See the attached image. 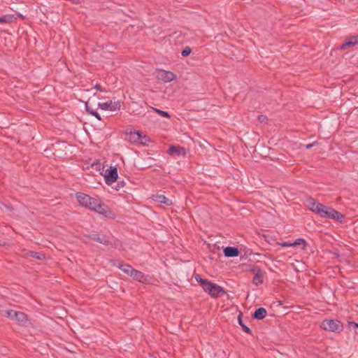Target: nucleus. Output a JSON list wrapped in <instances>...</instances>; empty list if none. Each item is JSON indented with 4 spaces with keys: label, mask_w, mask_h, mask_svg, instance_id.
<instances>
[{
    "label": "nucleus",
    "mask_w": 358,
    "mask_h": 358,
    "mask_svg": "<svg viewBox=\"0 0 358 358\" xmlns=\"http://www.w3.org/2000/svg\"><path fill=\"white\" fill-rule=\"evenodd\" d=\"M253 313H266V310L264 308H259L256 309Z\"/></svg>",
    "instance_id": "c85d7f7f"
},
{
    "label": "nucleus",
    "mask_w": 358,
    "mask_h": 358,
    "mask_svg": "<svg viewBox=\"0 0 358 358\" xmlns=\"http://www.w3.org/2000/svg\"><path fill=\"white\" fill-rule=\"evenodd\" d=\"M357 307H358V304H357Z\"/></svg>",
    "instance_id": "e433bc0d"
},
{
    "label": "nucleus",
    "mask_w": 358,
    "mask_h": 358,
    "mask_svg": "<svg viewBox=\"0 0 358 358\" xmlns=\"http://www.w3.org/2000/svg\"><path fill=\"white\" fill-rule=\"evenodd\" d=\"M293 247L296 245H303V247L306 245V241L303 238H298L294 242H292Z\"/></svg>",
    "instance_id": "a878e982"
},
{
    "label": "nucleus",
    "mask_w": 358,
    "mask_h": 358,
    "mask_svg": "<svg viewBox=\"0 0 358 358\" xmlns=\"http://www.w3.org/2000/svg\"><path fill=\"white\" fill-rule=\"evenodd\" d=\"M118 177L117 171L116 168H113L109 171L108 173L105 175V180L106 184L111 185L116 181Z\"/></svg>",
    "instance_id": "1a4fd4ad"
},
{
    "label": "nucleus",
    "mask_w": 358,
    "mask_h": 358,
    "mask_svg": "<svg viewBox=\"0 0 358 358\" xmlns=\"http://www.w3.org/2000/svg\"><path fill=\"white\" fill-rule=\"evenodd\" d=\"M14 17L13 15H6L0 17V24L10 23L13 21Z\"/></svg>",
    "instance_id": "412c9836"
},
{
    "label": "nucleus",
    "mask_w": 358,
    "mask_h": 358,
    "mask_svg": "<svg viewBox=\"0 0 358 358\" xmlns=\"http://www.w3.org/2000/svg\"><path fill=\"white\" fill-rule=\"evenodd\" d=\"M168 153L170 155L179 157L185 155L186 150L183 147H180L178 145H171L169 148Z\"/></svg>",
    "instance_id": "6e6552de"
},
{
    "label": "nucleus",
    "mask_w": 358,
    "mask_h": 358,
    "mask_svg": "<svg viewBox=\"0 0 358 358\" xmlns=\"http://www.w3.org/2000/svg\"><path fill=\"white\" fill-rule=\"evenodd\" d=\"M100 202V201H99L98 199H95V198H92V201H90L88 203V205L87 206L86 208H88L89 209H90L91 210H93L94 211L97 207V205L99 204V203Z\"/></svg>",
    "instance_id": "6ab92c4d"
},
{
    "label": "nucleus",
    "mask_w": 358,
    "mask_h": 358,
    "mask_svg": "<svg viewBox=\"0 0 358 358\" xmlns=\"http://www.w3.org/2000/svg\"><path fill=\"white\" fill-rule=\"evenodd\" d=\"M331 212H332V213H331V216L330 219H334L337 221L342 222L343 215L341 213H339L338 211H337L334 209L333 210H331Z\"/></svg>",
    "instance_id": "aec40b11"
},
{
    "label": "nucleus",
    "mask_w": 358,
    "mask_h": 358,
    "mask_svg": "<svg viewBox=\"0 0 358 358\" xmlns=\"http://www.w3.org/2000/svg\"><path fill=\"white\" fill-rule=\"evenodd\" d=\"M10 320L25 326L28 323L27 315H8Z\"/></svg>",
    "instance_id": "9d476101"
},
{
    "label": "nucleus",
    "mask_w": 358,
    "mask_h": 358,
    "mask_svg": "<svg viewBox=\"0 0 358 358\" xmlns=\"http://www.w3.org/2000/svg\"><path fill=\"white\" fill-rule=\"evenodd\" d=\"M258 120L261 122V123H266L267 122V117L265 116V115H259L258 117Z\"/></svg>",
    "instance_id": "cd10ccee"
},
{
    "label": "nucleus",
    "mask_w": 358,
    "mask_h": 358,
    "mask_svg": "<svg viewBox=\"0 0 358 358\" xmlns=\"http://www.w3.org/2000/svg\"><path fill=\"white\" fill-rule=\"evenodd\" d=\"M263 282L262 280V275L261 273H255L254 278H253V283L256 285H259L262 284Z\"/></svg>",
    "instance_id": "4be33fe9"
},
{
    "label": "nucleus",
    "mask_w": 358,
    "mask_h": 358,
    "mask_svg": "<svg viewBox=\"0 0 358 358\" xmlns=\"http://www.w3.org/2000/svg\"><path fill=\"white\" fill-rule=\"evenodd\" d=\"M355 326L358 328V323H355Z\"/></svg>",
    "instance_id": "c9c22d12"
},
{
    "label": "nucleus",
    "mask_w": 358,
    "mask_h": 358,
    "mask_svg": "<svg viewBox=\"0 0 358 358\" xmlns=\"http://www.w3.org/2000/svg\"><path fill=\"white\" fill-rule=\"evenodd\" d=\"M312 146H313V144H308L306 145V148L310 149V148H312Z\"/></svg>",
    "instance_id": "72a5a7b5"
},
{
    "label": "nucleus",
    "mask_w": 358,
    "mask_h": 358,
    "mask_svg": "<svg viewBox=\"0 0 358 358\" xmlns=\"http://www.w3.org/2000/svg\"><path fill=\"white\" fill-rule=\"evenodd\" d=\"M152 199L155 201L160 203L166 204L167 206H171L173 204L172 200L167 198L163 194H155L153 195Z\"/></svg>",
    "instance_id": "f8f14e48"
},
{
    "label": "nucleus",
    "mask_w": 358,
    "mask_h": 358,
    "mask_svg": "<svg viewBox=\"0 0 358 358\" xmlns=\"http://www.w3.org/2000/svg\"><path fill=\"white\" fill-rule=\"evenodd\" d=\"M88 237L92 241L100 243L105 245H113L112 239L106 235L99 234H92L88 235Z\"/></svg>",
    "instance_id": "39448f33"
},
{
    "label": "nucleus",
    "mask_w": 358,
    "mask_h": 358,
    "mask_svg": "<svg viewBox=\"0 0 358 358\" xmlns=\"http://www.w3.org/2000/svg\"><path fill=\"white\" fill-rule=\"evenodd\" d=\"M113 265L118 267L124 273L127 274L129 276H131V275H132V272L134 271V269L131 265L127 264L119 263V264H116L115 263H113Z\"/></svg>",
    "instance_id": "dca6fc26"
},
{
    "label": "nucleus",
    "mask_w": 358,
    "mask_h": 358,
    "mask_svg": "<svg viewBox=\"0 0 358 358\" xmlns=\"http://www.w3.org/2000/svg\"><path fill=\"white\" fill-rule=\"evenodd\" d=\"M131 138L133 141H140L141 138H146V136H142V134L139 131L134 130L130 132Z\"/></svg>",
    "instance_id": "a211bd4d"
},
{
    "label": "nucleus",
    "mask_w": 358,
    "mask_h": 358,
    "mask_svg": "<svg viewBox=\"0 0 358 358\" xmlns=\"http://www.w3.org/2000/svg\"><path fill=\"white\" fill-rule=\"evenodd\" d=\"M192 52V50L189 48H186L185 50H183L181 52V55L183 57L188 56Z\"/></svg>",
    "instance_id": "bb28decb"
},
{
    "label": "nucleus",
    "mask_w": 358,
    "mask_h": 358,
    "mask_svg": "<svg viewBox=\"0 0 358 358\" xmlns=\"http://www.w3.org/2000/svg\"><path fill=\"white\" fill-rule=\"evenodd\" d=\"M282 247H293L292 242H283L280 243Z\"/></svg>",
    "instance_id": "c756f323"
},
{
    "label": "nucleus",
    "mask_w": 358,
    "mask_h": 358,
    "mask_svg": "<svg viewBox=\"0 0 358 358\" xmlns=\"http://www.w3.org/2000/svg\"><path fill=\"white\" fill-rule=\"evenodd\" d=\"M86 110L90 114L94 116L99 120H101L100 115L94 109L90 108L87 103Z\"/></svg>",
    "instance_id": "5701e85b"
},
{
    "label": "nucleus",
    "mask_w": 358,
    "mask_h": 358,
    "mask_svg": "<svg viewBox=\"0 0 358 358\" xmlns=\"http://www.w3.org/2000/svg\"><path fill=\"white\" fill-rule=\"evenodd\" d=\"M155 76L158 80H160L164 83L171 82L176 78L173 73L163 69H159L156 71Z\"/></svg>",
    "instance_id": "20e7f679"
},
{
    "label": "nucleus",
    "mask_w": 358,
    "mask_h": 358,
    "mask_svg": "<svg viewBox=\"0 0 358 358\" xmlns=\"http://www.w3.org/2000/svg\"><path fill=\"white\" fill-rule=\"evenodd\" d=\"M243 315H238V324L241 326L243 330L245 333L250 334L251 333L250 329L243 322Z\"/></svg>",
    "instance_id": "f3484780"
},
{
    "label": "nucleus",
    "mask_w": 358,
    "mask_h": 358,
    "mask_svg": "<svg viewBox=\"0 0 358 358\" xmlns=\"http://www.w3.org/2000/svg\"><path fill=\"white\" fill-rule=\"evenodd\" d=\"M196 280L201 283L203 290L213 297H217L225 294L224 289L218 285L203 280L199 276H196Z\"/></svg>",
    "instance_id": "f257e3e1"
},
{
    "label": "nucleus",
    "mask_w": 358,
    "mask_h": 358,
    "mask_svg": "<svg viewBox=\"0 0 358 358\" xmlns=\"http://www.w3.org/2000/svg\"><path fill=\"white\" fill-rule=\"evenodd\" d=\"M94 88L100 92H105V90L102 88V87L99 84H96L94 86Z\"/></svg>",
    "instance_id": "2f4dec72"
},
{
    "label": "nucleus",
    "mask_w": 358,
    "mask_h": 358,
    "mask_svg": "<svg viewBox=\"0 0 358 358\" xmlns=\"http://www.w3.org/2000/svg\"><path fill=\"white\" fill-rule=\"evenodd\" d=\"M224 255L227 257H235L238 256L239 250L235 247H226L224 249Z\"/></svg>",
    "instance_id": "4468645a"
},
{
    "label": "nucleus",
    "mask_w": 358,
    "mask_h": 358,
    "mask_svg": "<svg viewBox=\"0 0 358 358\" xmlns=\"http://www.w3.org/2000/svg\"><path fill=\"white\" fill-rule=\"evenodd\" d=\"M253 317L257 320H263L266 315H252Z\"/></svg>",
    "instance_id": "7c9ffc66"
},
{
    "label": "nucleus",
    "mask_w": 358,
    "mask_h": 358,
    "mask_svg": "<svg viewBox=\"0 0 358 358\" xmlns=\"http://www.w3.org/2000/svg\"><path fill=\"white\" fill-rule=\"evenodd\" d=\"M134 280L140 282H145L148 280V277L143 272L134 269L132 275H131Z\"/></svg>",
    "instance_id": "ddd939ff"
},
{
    "label": "nucleus",
    "mask_w": 358,
    "mask_h": 358,
    "mask_svg": "<svg viewBox=\"0 0 358 358\" xmlns=\"http://www.w3.org/2000/svg\"><path fill=\"white\" fill-rule=\"evenodd\" d=\"M276 305H277V306H280L281 304L280 303V302H279V301H278Z\"/></svg>",
    "instance_id": "f704fd0d"
},
{
    "label": "nucleus",
    "mask_w": 358,
    "mask_h": 358,
    "mask_svg": "<svg viewBox=\"0 0 358 358\" xmlns=\"http://www.w3.org/2000/svg\"><path fill=\"white\" fill-rule=\"evenodd\" d=\"M94 211L101 215H104L106 217H109V218L115 217L114 213L110 210V208L107 206L104 205L103 203H101V201L97 205V207Z\"/></svg>",
    "instance_id": "0eeeda50"
},
{
    "label": "nucleus",
    "mask_w": 358,
    "mask_h": 358,
    "mask_svg": "<svg viewBox=\"0 0 358 358\" xmlns=\"http://www.w3.org/2000/svg\"><path fill=\"white\" fill-rule=\"evenodd\" d=\"M92 197L90 196L89 195L83 194V193H77L76 194V199H77L78 203L81 206H85V207H87L89 202L90 201H92Z\"/></svg>",
    "instance_id": "9b49d317"
},
{
    "label": "nucleus",
    "mask_w": 358,
    "mask_h": 358,
    "mask_svg": "<svg viewBox=\"0 0 358 358\" xmlns=\"http://www.w3.org/2000/svg\"><path fill=\"white\" fill-rule=\"evenodd\" d=\"M308 205L311 211L324 218H330L332 213L331 210H334L331 208H327L322 203H318L311 198L308 201Z\"/></svg>",
    "instance_id": "f03ea898"
},
{
    "label": "nucleus",
    "mask_w": 358,
    "mask_h": 358,
    "mask_svg": "<svg viewBox=\"0 0 358 358\" xmlns=\"http://www.w3.org/2000/svg\"><path fill=\"white\" fill-rule=\"evenodd\" d=\"M28 255L38 259H42L45 257V255L40 252H29Z\"/></svg>",
    "instance_id": "393cba45"
},
{
    "label": "nucleus",
    "mask_w": 358,
    "mask_h": 358,
    "mask_svg": "<svg viewBox=\"0 0 358 358\" xmlns=\"http://www.w3.org/2000/svg\"><path fill=\"white\" fill-rule=\"evenodd\" d=\"M98 106L103 110H109L111 111H116L119 110L120 108V102L109 101L104 103H99Z\"/></svg>",
    "instance_id": "423d86ee"
},
{
    "label": "nucleus",
    "mask_w": 358,
    "mask_h": 358,
    "mask_svg": "<svg viewBox=\"0 0 358 358\" xmlns=\"http://www.w3.org/2000/svg\"><path fill=\"white\" fill-rule=\"evenodd\" d=\"M322 327L327 331H340L342 329V325L341 322L335 320H326L322 323Z\"/></svg>",
    "instance_id": "7ed1b4c3"
},
{
    "label": "nucleus",
    "mask_w": 358,
    "mask_h": 358,
    "mask_svg": "<svg viewBox=\"0 0 358 358\" xmlns=\"http://www.w3.org/2000/svg\"><path fill=\"white\" fill-rule=\"evenodd\" d=\"M358 43V34L357 36H353L350 37L345 43H343L341 46V50L347 49L350 46L355 45Z\"/></svg>",
    "instance_id": "2eb2a0df"
},
{
    "label": "nucleus",
    "mask_w": 358,
    "mask_h": 358,
    "mask_svg": "<svg viewBox=\"0 0 358 358\" xmlns=\"http://www.w3.org/2000/svg\"><path fill=\"white\" fill-rule=\"evenodd\" d=\"M4 312H5V313H8V314H10V313H22L21 312L13 310H6Z\"/></svg>",
    "instance_id": "473e14b6"
},
{
    "label": "nucleus",
    "mask_w": 358,
    "mask_h": 358,
    "mask_svg": "<svg viewBox=\"0 0 358 358\" xmlns=\"http://www.w3.org/2000/svg\"><path fill=\"white\" fill-rule=\"evenodd\" d=\"M152 109L162 117H170L169 113L166 111H164V110H162L158 108H153V107H152Z\"/></svg>",
    "instance_id": "b1692460"
}]
</instances>
